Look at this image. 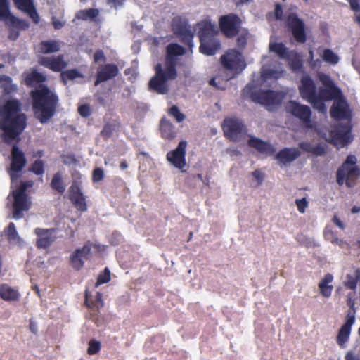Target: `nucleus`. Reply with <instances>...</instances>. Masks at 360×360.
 Returning a JSON list of instances; mask_svg holds the SVG:
<instances>
[{"mask_svg":"<svg viewBox=\"0 0 360 360\" xmlns=\"http://www.w3.org/2000/svg\"><path fill=\"white\" fill-rule=\"evenodd\" d=\"M20 111L18 100H9L0 108V129L4 131L3 139L10 143L22 134L27 126V117Z\"/></svg>","mask_w":360,"mask_h":360,"instance_id":"obj_1","label":"nucleus"},{"mask_svg":"<svg viewBox=\"0 0 360 360\" xmlns=\"http://www.w3.org/2000/svg\"><path fill=\"white\" fill-rule=\"evenodd\" d=\"M34 117L45 124L55 115L59 105L56 93L45 84H40L30 92Z\"/></svg>","mask_w":360,"mask_h":360,"instance_id":"obj_2","label":"nucleus"},{"mask_svg":"<svg viewBox=\"0 0 360 360\" xmlns=\"http://www.w3.org/2000/svg\"><path fill=\"white\" fill-rule=\"evenodd\" d=\"M198 36L200 40L199 51L206 56L215 55L221 48L219 38V31L209 19H205L197 24Z\"/></svg>","mask_w":360,"mask_h":360,"instance_id":"obj_3","label":"nucleus"},{"mask_svg":"<svg viewBox=\"0 0 360 360\" xmlns=\"http://www.w3.org/2000/svg\"><path fill=\"white\" fill-rule=\"evenodd\" d=\"M357 159L354 155L347 156L345 160L338 169L336 181L338 185L344 184L348 188L354 186L356 179L360 176V168L356 165Z\"/></svg>","mask_w":360,"mask_h":360,"instance_id":"obj_4","label":"nucleus"},{"mask_svg":"<svg viewBox=\"0 0 360 360\" xmlns=\"http://www.w3.org/2000/svg\"><path fill=\"white\" fill-rule=\"evenodd\" d=\"M220 61L223 68L231 74L229 79L240 74L247 65L242 53L235 49H228L221 56Z\"/></svg>","mask_w":360,"mask_h":360,"instance_id":"obj_5","label":"nucleus"},{"mask_svg":"<svg viewBox=\"0 0 360 360\" xmlns=\"http://www.w3.org/2000/svg\"><path fill=\"white\" fill-rule=\"evenodd\" d=\"M242 24L241 18L237 14L233 13L221 15L219 18V30L228 39L238 35Z\"/></svg>","mask_w":360,"mask_h":360,"instance_id":"obj_6","label":"nucleus"},{"mask_svg":"<svg viewBox=\"0 0 360 360\" xmlns=\"http://www.w3.org/2000/svg\"><path fill=\"white\" fill-rule=\"evenodd\" d=\"M250 97L253 102L266 108H271L280 105L285 97V94L282 91H275L270 89L259 90L251 92Z\"/></svg>","mask_w":360,"mask_h":360,"instance_id":"obj_7","label":"nucleus"},{"mask_svg":"<svg viewBox=\"0 0 360 360\" xmlns=\"http://www.w3.org/2000/svg\"><path fill=\"white\" fill-rule=\"evenodd\" d=\"M155 75L151 78L148 83V88L160 94H165L168 92L167 80H174L176 78H172L169 75L168 70H164L160 63L155 66Z\"/></svg>","mask_w":360,"mask_h":360,"instance_id":"obj_8","label":"nucleus"},{"mask_svg":"<svg viewBox=\"0 0 360 360\" xmlns=\"http://www.w3.org/2000/svg\"><path fill=\"white\" fill-rule=\"evenodd\" d=\"M285 26L291 32L295 40L300 44L307 41L305 23L296 13H288L285 17Z\"/></svg>","mask_w":360,"mask_h":360,"instance_id":"obj_9","label":"nucleus"},{"mask_svg":"<svg viewBox=\"0 0 360 360\" xmlns=\"http://www.w3.org/2000/svg\"><path fill=\"white\" fill-rule=\"evenodd\" d=\"M221 127L224 136L232 141H239L246 133L245 124L237 118H225Z\"/></svg>","mask_w":360,"mask_h":360,"instance_id":"obj_10","label":"nucleus"},{"mask_svg":"<svg viewBox=\"0 0 360 360\" xmlns=\"http://www.w3.org/2000/svg\"><path fill=\"white\" fill-rule=\"evenodd\" d=\"M174 33L181 38V41L189 47L193 46L194 33L188 25L187 20L181 16L173 18L171 23Z\"/></svg>","mask_w":360,"mask_h":360,"instance_id":"obj_11","label":"nucleus"},{"mask_svg":"<svg viewBox=\"0 0 360 360\" xmlns=\"http://www.w3.org/2000/svg\"><path fill=\"white\" fill-rule=\"evenodd\" d=\"M166 51L165 68L168 70L170 77L176 78L177 71L176 67L177 59L176 57L183 56L186 53V49L182 46L174 43L169 44L167 46Z\"/></svg>","mask_w":360,"mask_h":360,"instance_id":"obj_12","label":"nucleus"},{"mask_svg":"<svg viewBox=\"0 0 360 360\" xmlns=\"http://www.w3.org/2000/svg\"><path fill=\"white\" fill-rule=\"evenodd\" d=\"M285 110L299 119L306 127H311V110L309 106L295 101H290L285 105Z\"/></svg>","mask_w":360,"mask_h":360,"instance_id":"obj_13","label":"nucleus"},{"mask_svg":"<svg viewBox=\"0 0 360 360\" xmlns=\"http://www.w3.org/2000/svg\"><path fill=\"white\" fill-rule=\"evenodd\" d=\"M299 91L301 97L310 103L313 106L319 100L316 94V86L309 75H303L300 80Z\"/></svg>","mask_w":360,"mask_h":360,"instance_id":"obj_14","label":"nucleus"},{"mask_svg":"<svg viewBox=\"0 0 360 360\" xmlns=\"http://www.w3.org/2000/svg\"><path fill=\"white\" fill-rule=\"evenodd\" d=\"M330 136L334 145L345 146L354 139L352 135V126L349 123L338 124L330 132Z\"/></svg>","mask_w":360,"mask_h":360,"instance_id":"obj_15","label":"nucleus"},{"mask_svg":"<svg viewBox=\"0 0 360 360\" xmlns=\"http://www.w3.org/2000/svg\"><path fill=\"white\" fill-rule=\"evenodd\" d=\"M91 244L88 242L83 247L76 249L70 256V263L76 270H80L84 265L85 260L91 259Z\"/></svg>","mask_w":360,"mask_h":360,"instance_id":"obj_16","label":"nucleus"},{"mask_svg":"<svg viewBox=\"0 0 360 360\" xmlns=\"http://www.w3.org/2000/svg\"><path fill=\"white\" fill-rule=\"evenodd\" d=\"M13 217L20 219L24 217L23 212L29 210L31 202L29 201L27 193H21L17 190L13 192Z\"/></svg>","mask_w":360,"mask_h":360,"instance_id":"obj_17","label":"nucleus"},{"mask_svg":"<svg viewBox=\"0 0 360 360\" xmlns=\"http://www.w3.org/2000/svg\"><path fill=\"white\" fill-rule=\"evenodd\" d=\"M187 142L181 141L179 143L176 149L171 150L167 154V160L176 168L185 172L184 168L186 166V148Z\"/></svg>","mask_w":360,"mask_h":360,"instance_id":"obj_18","label":"nucleus"},{"mask_svg":"<svg viewBox=\"0 0 360 360\" xmlns=\"http://www.w3.org/2000/svg\"><path fill=\"white\" fill-rule=\"evenodd\" d=\"M56 229L55 228H36L34 230V234L37 236L36 246L38 248H49L56 239Z\"/></svg>","mask_w":360,"mask_h":360,"instance_id":"obj_19","label":"nucleus"},{"mask_svg":"<svg viewBox=\"0 0 360 360\" xmlns=\"http://www.w3.org/2000/svg\"><path fill=\"white\" fill-rule=\"evenodd\" d=\"M11 154L10 175L11 179H13V173L18 174L21 172L26 165L27 160L22 150L16 144L13 146Z\"/></svg>","mask_w":360,"mask_h":360,"instance_id":"obj_20","label":"nucleus"},{"mask_svg":"<svg viewBox=\"0 0 360 360\" xmlns=\"http://www.w3.org/2000/svg\"><path fill=\"white\" fill-rule=\"evenodd\" d=\"M342 96V91L337 86L332 87L320 88L319 94H317L318 101L314 105L317 109L324 108V101H328L333 99H339Z\"/></svg>","mask_w":360,"mask_h":360,"instance_id":"obj_21","label":"nucleus"},{"mask_svg":"<svg viewBox=\"0 0 360 360\" xmlns=\"http://www.w3.org/2000/svg\"><path fill=\"white\" fill-rule=\"evenodd\" d=\"M69 198L77 210L82 212L87 210L86 198L79 185L76 182H74L69 188Z\"/></svg>","mask_w":360,"mask_h":360,"instance_id":"obj_22","label":"nucleus"},{"mask_svg":"<svg viewBox=\"0 0 360 360\" xmlns=\"http://www.w3.org/2000/svg\"><path fill=\"white\" fill-rule=\"evenodd\" d=\"M119 73V68L116 64L108 63L98 68L95 86L103 82L110 80L116 77Z\"/></svg>","mask_w":360,"mask_h":360,"instance_id":"obj_23","label":"nucleus"},{"mask_svg":"<svg viewBox=\"0 0 360 360\" xmlns=\"http://www.w3.org/2000/svg\"><path fill=\"white\" fill-rule=\"evenodd\" d=\"M39 63L52 71L57 72L62 71L68 65L63 54L56 57H42L39 60Z\"/></svg>","mask_w":360,"mask_h":360,"instance_id":"obj_24","label":"nucleus"},{"mask_svg":"<svg viewBox=\"0 0 360 360\" xmlns=\"http://www.w3.org/2000/svg\"><path fill=\"white\" fill-rule=\"evenodd\" d=\"M15 7L26 13L35 24H38L40 18L34 5V0H13Z\"/></svg>","mask_w":360,"mask_h":360,"instance_id":"obj_25","label":"nucleus"},{"mask_svg":"<svg viewBox=\"0 0 360 360\" xmlns=\"http://www.w3.org/2000/svg\"><path fill=\"white\" fill-rule=\"evenodd\" d=\"M301 155L300 151L296 148H284L275 156L281 165H287L297 159Z\"/></svg>","mask_w":360,"mask_h":360,"instance_id":"obj_26","label":"nucleus"},{"mask_svg":"<svg viewBox=\"0 0 360 360\" xmlns=\"http://www.w3.org/2000/svg\"><path fill=\"white\" fill-rule=\"evenodd\" d=\"M354 322L353 316H349V319H345V323L340 328L336 337V342L340 347H345V344L348 342Z\"/></svg>","mask_w":360,"mask_h":360,"instance_id":"obj_27","label":"nucleus"},{"mask_svg":"<svg viewBox=\"0 0 360 360\" xmlns=\"http://www.w3.org/2000/svg\"><path fill=\"white\" fill-rule=\"evenodd\" d=\"M248 146L262 154L272 155L276 152V148L272 144L257 137L251 136L248 140Z\"/></svg>","mask_w":360,"mask_h":360,"instance_id":"obj_28","label":"nucleus"},{"mask_svg":"<svg viewBox=\"0 0 360 360\" xmlns=\"http://www.w3.org/2000/svg\"><path fill=\"white\" fill-rule=\"evenodd\" d=\"M84 304L89 309L99 311V310L104 306L102 293L96 292L95 297L93 298L89 294V290L86 289L84 295Z\"/></svg>","mask_w":360,"mask_h":360,"instance_id":"obj_29","label":"nucleus"},{"mask_svg":"<svg viewBox=\"0 0 360 360\" xmlns=\"http://www.w3.org/2000/svg\"><path fill=\"white\" fill-rule=\"evenodd\" d=\"M20 292L6 283L0 285V297L7 302L18 301L20 298Z\"/></svg>","mask_w":360,"mask_h":360,"instance_id":"obj_30","label":"nucleus"},{"mask_svg":"<svg viewBox=\"0 0 360 360\" xmlns=\"http://www.w3.org/2000/svg\"><path fill=\"white\" fill-rule=\"evenodd\" d=\"M339 99L337 103L332 105L330 110L331 117L335 120L345 119L347 117V104L344 101Z\"/></svg>","mask_w":360,"mask_h":360,"instance_id":"obj_31","label":"nucleus"},{"mask_svg":"<svg viewBox=\"0 0 360 360\" xmlns=\"http://www.w3.org/2000/svg\"><path fill=\"white\" fill-rule=\"evenodd\" d=\"M46 77L37 70H33L30 72L24 73L25 83L27 86H34L37 84H42L46 81Z\"/></svg>","mask_w":360,"mask_h":360,"instance_id":"obj_32","label":"nucleus"},{"mask_svg":"<svg viewBox=\"0 0 360 360\" xmlns=\"http://www.w3.org/2000/svg\"><path fill=\"white\" fill-rule=\"evenodd\" d=\"M333 276L331 274H326L319 283L320 293L325 297H329L333 290V286L330 285L333 282Z\"/></svg>","mask_w":360,"mask_h":360,"instance_id":"obj_33","label":"nucleus"},{"mask_svg":"<svg viewBox=\"0 0 360 360\" xmlns=\"http://www.w3.org/2000/svg\"><path fill=\"white\" fill-rule=\"evenodd\" d=\"M160 130L162 137L165 139L172 140L176 136L174 125L165 117L160 121Z\"/></svg>","mask_w":360,"mask_h":360,"instance_id":"obj_34","label":"nucleus"},{"mask_svg":"<svg viewBox=\"0 0 360 360\" xmlns=\"http://www.w3.org/2000/svg\"><path fill=\"white\" fill-rule=\"evenodd\" d=\"M285 60L288 61L290 68L293 72L298 73L302 71V60L297 52L290 51L289 56Z\"/></svg>","mask_w":360,"mask_h":360,"instance_id":"obj_35","label":"nucleus"},{"mask_svg":"<svg viewBox=\"0 0 360 360\" xmlns=\"http://www.w3.org/2000/svg\"><path fill=\"white\" fill-rule=\"evenodd\" d=\"M98 15L99 10L98 8L82 9L76 13L75 18L85 21H96Z\"/></svg>","mask_w":360,"mask_h":360,"instance_id":"obj_36","label":"nucleus"},{"mask_svg":"<svg viewBox=\"0 0 360 360\" xmlns=\"http://www.w3.org/2000/svg\"><path fill=\"white\" fill-rule=\"evenodd\" d=\"M39 49L44 54L52 53L58 52L60 49V45L56 40H46L40 42Z\"/></svg>","mask_w":360,"mask_h":360,"instance_id":"obj_37","label":"nucleus"},{"mask_svg":"<svg viewBox=\"0 0 360 360\" xmlns=\"http://www.w3.org/2000/svg\"><path fill=\"white\" fill-rule=\"evenodd\" d=\"M299 147L304 151L312 153L316 156H321L326 153L325 148L321 144L314 146L310 142L303 141L299 143Z\"/></svg>","mask_w":360,"mask_h":360,"instance_id":"obj_38","label":"nucleus"},{"mask_svg":"<svg viewBox=\"0 0 360 360\" xmlns=\"http://www.w3.org/2000/svg\"><path fill=\"white\" fill-rule=\"evenodd\" d=\"M0 86L5 94H9L17 91L18 86L13 84L12 78L8 75L0 76Z\"/></svg>","mask_w":360,"mask_h":360,"instance_id":"obj_39","label":"nucleus"},{"mask_svg":"<svg viewBox=\"0 0 360 360\" xmlns=\"http://www.w3.org/2000/svg\"><path fill=\"white\" fill-rule=\"evenodd\" d=\"M269 50L271 52L276 53V55L281 59H285L289 56L290 51L281 42L270 43Z\"/></svg>","mask_w":360,"mask_h":360,"instance_id":"obj_40","label":"nucleus"},{"mask_svg":"<svg viewBox=\"0 0 360 360\" xmlns=\"http://www.w3.org/2000/svg\"><path fill=\"white\" fill-rule=\"evenodd\" d=\"M51 187L60 193H63L65 191V186L63 182L62 175L60 172H57L53 175L51 182Z\"/></svg>","mask_w":360,"mask_h":360,"instance_id":"obj_41","label":"nucleus"},{"mask_svg":"<svg viewBox=\"0 0 360 360\" xmlns=\"http://www.w3.org/2000/svg\"><path fill=\"white\" fill-rule=\"evenodd\" d=\"M360 281V270L357 269L355 271V276L350 274L347 275V280L345 282V286L347 288L355 290L358 282Z\"/></svg>","mask_w":360,"mask_h":360,"instance_id":"obj_42","label":"nucleus"},{"mask_svg":"<svg viewBox=\"0 0 360 360\" xmlns=\"http://www.w3.org/2000/svg\"><path fill=\"white\" fill-rule=\"evenodd\" d=\"M44 167V160L38 159L31 164L28 170L36 175L42 176L45 172Z\"/></svg>","mask_w":360,"mask_h":360,"instance_id":"obj_43","label":"nucleus"},{"mask_svg":"<svg viewBox=\"0 0 360 360\" xmlns=\"http://www.w3.org/2000/svg\"><path fill=\"white\" fill-rule=\"evenodd\" d=\"M355 293L349 292L347 295V304L349 307L347 311L346 319H349V316H353L354 320H355L356 315V308H355Z\"/></svg>","mask_w":360,"mask_h":360,"instance_id":"obj_44","label":"nucleus"},{"mask_svg":"<svg viewBox=\"0 0 360 360\" xmlns=\"http://www.w3.org/2000/svg\"><path fill=\"white\" fill-rule=\"evenodd\" d=\"M8 18L10 20L11 25L15 27L19 30H26L30 27V23L27 20L16 18L15 16L11 15V13Z\"/></svg>","mask_w":360,"mask_h":360,"instance_id":"obj_45","label":"nucleus"},{"mask_svg":"<svg viewBox=\"0 0 360 360\" xmlns=\"http://www.w3.org/2000/svg\"><path fill=\"white\" fill-rule=\"evenodd\" d=\"M323 60L332 65H336L339 62V57L331 49H326L322 55Z\"/></svg>","mask_w":360,"mask_h":360,"instance_id":"obj_46","label":"nucleus"},{"mask_svg":"<svg viewBox=\"0 0 360 360\" xmlns=\"http://www.w3.org/2000/svg\"><path fill=\"white\" fill-rule=\"evenodd\" d=\"M110 281V271L108 267H105L104 271L100 273L98 276L97 281L95 284V288H98L102 284L108 283Z\"/></svg>","mask_w":360,"mask_h":360,"instance_id":"obj_47","label":"nucleus"},{"mask_svg":"<svg viewBox=\"0 0 360 360\" xmlns=\"http://www.w3.org/2000/svg\"><path fill=\"white\" fill-rule=\"evenodd\" d=\"M81 77L82 74L76 69L68 70L61 73V79L64 82H65L66 79L73 80Z\"/></svg>","mask_w":360,"mask_h":360,"instance_id":"obj_48","label":"nucleus"},{"mask_svg":"<svg viewBox=\"0 0 360 360\" xmlns=\"http://www.w3.org/2000/svg\"><path fill=\"white\" fill-rule=\"evenodd\" d=\"M101 348V343L100 341L92 339L89 342V347L87 348V353L89 355H94L99 352Z\"/></svg>","mask_w":360,"mask_h":360,"instance_id":"obj_49","label":"nucleus"},{"mask_svg":"<svg viewBox=\"0 0 360 360\" xmlns=\"http://www.w3.org/2000/svg\"><path fill=\"white\" fill-rule=\"evenodd\" d=\"M169 114L174 117L177 122H181L186 118L185 115L180 112L179 108L176 105H173L169 108Z\"/></svg>","mask_w":360,"mask_h":360,"instance_id":"obj_50","label":"nucleus"},{"mask_svg":"<svg viewBox=\"0 0 360 360\" xmlns=\"http://www.w3.org/2000/svg\"><path fill=\"white\" fill-rule=\"evenodd\" d=\"M115 127H116L115 124H110V123L105 124L103 126V128L102 131H101V135L104 139L110 138V136H112V135L113 134V131H114V130L115 129Z\"/></svg>","mask_w":360,"mask_h":360,"instance_id":"obj_51","label":"nucleus"},{"mask_svg":"<svg viewBox=\"0 0 360 360\" xmlns=\"http://www.w3.org/2000/svg\"><path fill=\"white\" fill-rule=\"evenodd\" d=\"M326 238L329 240L333 244L338 245L340 247H343L345 242L343 240L338 238L336 234L333 231H328L325 234Z\"/></svg>","mask_w":360,"mask_h":360,"instance_id":"obj_52","label":"nucleus"},{"mask_svg":"<svg viewBox=\"0 0 360 360\" xmlns=\"http://www.w3.org/2000/svg\"><path fill=\"white\" fill-rule=\"evenodd\" d=\"M104 179V171L101 167H96L92 173V181L94 182H99Z\"/></svg>","mask_w":360,"mask_h":360,"instance_id":"obj_53","label":"nucleus"},{"mask_svg":"<svg viewBox=\"0 0 360 360\" xmlns=\"http://www.w3.org/2000/svg\"><path fill=\"white\" fill-rule=\"evenodd\" d=\"M295 205L297 207V210L303 214L305 212L306 208L308 207L309 202L307 200L306 198H302V199H296Z\"/></svg>","mask_w":360,"mask_h":360,"instance_id":"obj_54","label":"nucleus"},{"mask_svg":"<svg viewBox=\"0 0 360 360\" xmlns=\"http://www.w3.org/2000/svg\"><path fill=\"white\" fill-rule=\"evenodd\" d=\"M7 236L8 240H15L18 235L15 229V226L13 222H11L7 228Z\"/></svg>","mask_w":360,"mask_h":360,"instance_id":"obj_55","label":"nucleus"},{"mask_svg":"<svg viewBox=\"0 0 360 360\" xmlns=\"http://www.w3.org/2000/svg\"><path fill=\"white\" fill-rule=\"evenodd\" d=\"M79 114L83 117H88L91 114V109L89 104H83L78 108Z\"/></svg>","mask_w":360,"mask_h":360,"instance_id":"obj_56","label":"nucleus"},{"mask_svg":"<svg viewBox=\"0 0 360 360\" xmlns=\"http://www.w3.org/2000/svg\"><path fill=\"white\" fill-rule=\"evenodd\" d=\"M320 80L326 87H332L336 86L333 81L331 79L330 77L326 74L321 75Z\"/></svg>","mask_w":360,"mask_h":360,"instance_id":"obj_57","label":"nucleus"},{"mask_svg":"<svg viewBox=\"0 0 360 360\" xmlns=\"http://www.w3.org/2000/svg\"><path fill=\"white\" fill-rule=\"evenodd\" d=\"M33 184L34 182L32 181H21L19 187L16 190L21 193H27V189L28 188L32 187Z\"/></svg>","mask_w":360,"mask_h":360,"instance_id":"obj_58","label":"nucleus"},{"mask_svg":"<svg viewBox=\"0 0 360 360\" xmlns=\"http://www.w3.org/2000/svg\"><path fill=\"white\" fill-rule=\"evenodd\" d=\"M283 8L280 4H276L274 8V18L276 20H281L283 19Z\"/></svg>","mask_w":360,"mask_h":360,"instance_id":"obj_59","label":"nucleus"},{"mask_svg":"<svg viewBox=\"0 0 360 360\" xmlns=\"http://www.w3.org/2000/svg\"><path fill=\"white\" fill-rule=\"evenodd\" d=\"M20 35V30L13 26L9 28L8 38L11 40H16Z\"/></svg>","mask_w":360,"mask_h":360,"instance_id":"obj_60","label":"nucleus"},{"mask_svg":"<svg viewBox=\"0 0 360 360\" xmlns=\"http://www.w3.org/2000/svg\"><path fill=\"white\" fill-rule=\"evenodd\" d=\"M106 60L103 51L101 49H98L95 51L94 55V60L97 63L100 60L105 62Z\"/></svg>","mask_w":360,"mask_h":360,"instance_id":"obj_61","label":"nucleus"},{"mask_svg":"<svg viewBox=\"0 0 360 360\" xmlns=\"http://www.w3.org/2000/svg\"><path fill=\"white\" fill-rule=\"evenodd\" d=\"M351 9L354 12H360V3L359 0H349Z\"/></svg>","mask_w":360,"mask_h":360,"instance_id":"obj_62","label":"nucleus"},{"mask_svg":"<svg viewBox=\"0 0 360 360\" xmlns=\"http://www.w3.org/2000/svg\"><path fill=\"white\" fill-rule=\"evenodd\" d=\"M0 10L2 14L6 12H10L8 0H0Z\"/></svg>","mask_w":360,"mask_h":360,"instance_id":"obj_63","label":"nucleus"},{"mask_svg":"<svg viewBox=\"0 0 360 360\" xmlns=\"http://www.w3.org/2000/svg\"><path fill=\"white\" fill-rule=\"evenodd\" d=\"M345 360H360V357L359 355L355 354L352 351H348L345 356Z\"/></svg>","mask_w":360,"mask_h":360,"instance_id":"obj_64","label":"nucleus"}]
</instances>
